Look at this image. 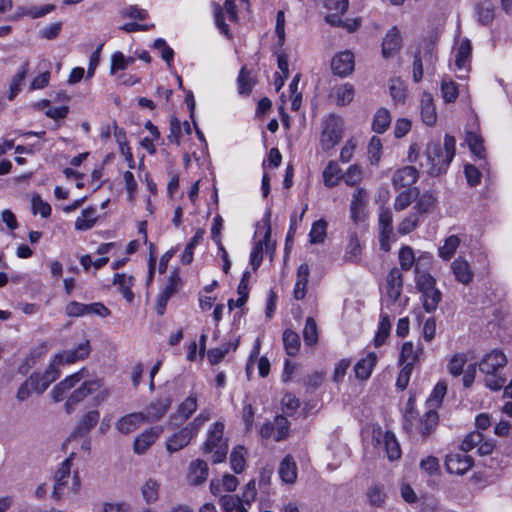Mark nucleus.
I'll list each match as a JSON object with an SVG mask.
<instances>
[{
    "mask_svg": "<svg viewBox=\"0 0 512 512\" xmlns=\"http://www.w3.org/2000/svg\"><path fill=\"white\" fill-rule=\"evenodd\" d=\"M89 376L88 370L82 368L78 372L67 376L59 384H57L51 391L52 397L55 402H60L65 398V394L75 387L76 384L83 381V383L75 389L68 397L66 401V409L69 411L70 408L83 401L86 397L91 394L98 392L94 397L95 404L99 405L105 402L111 395L109 388H103V380L100 378L87 380Z\"/></svg>",
    "mask_w": 512,
    "mask_h": 512,
    "instance_id": "obj_1",
    "label": "nucleus"
},
{
    "mask_svg": "<svg viewBox=\"0 0 512 512\" xmlns=\"http://www.w3.org/2000/svg\"><path fill=\"white\" fill-rule=\"evenodd\" d=\"M456 152V140L453 136L445 135L444 150L439 142H430L427 144L420 167L431 176H437L446 171L453 160Z\"/></svg>",
    "mask_w": 512,
    "mask_h": 512,
    "instance_id": "obj_2",
    "label": "nucleus"
},
{
    "mask_svg": "<svg viewBox=\"0 0 512 512\" xmlns=\"http://www.w3.org/2000/svg\"><path fill=\"white\" fill-rule=\"evenodd\" d=\"M506 363V355L501 350H493L483 357L479 363V369L486 375V387L494 391H498L503 388L506 379L498 375V371L503 368Z\"/></svg>",
    "mask_w": 512,
    "mask_h": 512,
    "instance_id": "obj_3",
    "label": "nucleus"
},
{
    "mask_svg": "<svg viewBox=\"0 0 512 512\" xmlns=\"http://www.w3.org/2000/svg\"><path fill=\"white\" fill-rule=\"evenodd\" d=\"M224 424L215 422L208 430L207 439L203 444L204 453H212V462L221 463L226 459L228 441L224 438Z\"/></svg>",
    "mask_w": 512,
    "mask_h": 512,
    "instance_id": "obj_4",
    "label": "nucleus"
},
{
    "mask_svg": "<svg viewBox=\"0 0 512 512\" xmlns=\"http://www.w3.org/2000/svg\"><path fill=\"white\" fill-rule=\"evenodd\" d=\"M343 135V120L336 116L330 115L322 126L320 136V146L322 150L329 151L334 148L342 139Z\"/></svg>",
    "mask_w": 512,
    "mask_h": 512,
    "instance_id": "obj_5",
    "label": "nucleus"
},
{
    "mask_svg": "<svg viewBox=\"0 0 512 512\" xmlns=\"http://www.w3.org/2000/svg\"><path fill=\"white\" fill-rule=\"evenodd\" d=\"M263 223L265 226V233L263 239L255 242L252 251L250 253V264L254 271H256L263 260V250L264 246L267 251L274 248V245L271 244V227H270V212H267L265 217L263 218Z\"/></svg>",
    "mask_w": 512,
    "mask_h": 512,
    "instance_id": "obj_6",
    "label": "nucleus"
},
{
    "mask_svg": "<svg viewBox=\"0 0 512 512\" xmlns=\"http://www.w3.org/2000/svg\"><path fill=\"white\" fill-rule=\"evenodd\" d=\"M75 455V452H71L70 455L59 464L55 472L52 497L56 500L61 498L63 489L68 483Z\"/></svg>",
    "mask_w": 512,
    "mask_h": 512,
    "instance_id": "obj_7",
    "label": "nucleus"
},
{
    "mask_svg": "<svg viewBox=\"0 0 512 512\" xmlns=\"http://www.w3.org/2000/svg\"><path fill=\"white\" fill-rule=\"evenodd\" d=\"M198 408L197 394L191 392L177 407L176 411L170 416V422L178 426L188 420Z\"/></svg>",
    "mask_w": 512,
    "mask_h": 512,
    "instance_id": "obj_8",
    "label": "nucleus"
},
{
    "mask_svg": "<svg viewBox=\"0 0 512 512\" xmlns=\"http://www.w3.org/2000/svg\"><path fill=\"white\" fill-rule=\"evenodd\" d=\"M392 222L393 215L390 209H382L378 219L380 247L386 252L390 250L391 243L394 241Z\"/></svg>",
    "mask_w": 512,
    "mask_h": 512,
    "instance_id": "obj_9",
    "label": "nucleus"
},
{
    "mask_svg": "<svg viewBox=\"0 0 512 512\" xmlns=\"http://www.w3.org/2000/svg\"><path fill=\"white\" fill-rule=\"evenodd\" d=\"M171 404L172 398L170 396L161 397L150 402L145 408V411L141 412L144 421L153 423L161 420L167 414Z\"/></svg>",
    "mask_w": 512,
    "mask_h": 512,
    "instance_id": "obj_10",
    "label": "nucleus"
},
{
    "mask_svg": "<svg viewBox=\"0 0 512 512\" xmlns=\"http://www.w3.org/2000/svg\"><path fill=\"white\" fill-rule=\"evenodd\" d=\"M445 466L449 473L463 475L473 466V459L466 454L453 452L446 456Z\"/></svg>",
    "mask_w": 512,
    "mask_h": 512,
    "instance_id": "obj_11",
    "label": "nucleus"
},
{
    "mask_svg": "<svg viewBox=\"0 0 512 512\" xmlns=\"http://www.w3.org/2000/svg\"><path fill=\"white\" fill-rule=\"evenodd\" d=\"M91 352L89 340H85L78 344L75 348L64 350L56 354V362L62 364H73L86 359Z\"/></svg>",
    "mask_w": 512,
    "mask_h": 512,
    "instance_id": "obj_12",
    "label": "nucleus"
},
{
    "mask_svg": "<svg viewBox=\"0 0 512 512\" xmlns=\"http://www.w3.org/2000/svg\"><path fill=\"white\" fill-rule=\"evenodd\" d=\"M354 55L351 51H343L336 54L331 62V68L334 74L345 77L354 69Z\"/></svg>",
    "mask_w": 512,
    "mask_h": 512,
    "instance_id": "obj_13",
    "label": "nucleus"
},
{
    "mask_svg": "<svg viewBox=\"0 0 512 512\" xmlns=\"http://www.w3.org/2000/svg\"><path fill=\"white\" fill-rule=\"evenodd\" d=\"M194 437H196V435L185 426L167 439L166 448L170 453H175L186 447Z\"/></svg>",
    "mask_w": 512,
    "mask_h": 512,
    "instance_id": "obj_14",
    "label": "nucleus"
},
{
    "mask_svg": "<svg viewBox=\"0 0 512 512\" xmlns=\"http://www.w3.org/2000/svg\"><path fill=\"white\" fill-rule=\"evenodd\" d=\"M419 173L413 166H405L396 170L392 176V183L396 189L410 187L416 183Z\"/></svg>",
    "mask_w": 512,
    "mask_h": 512,
    "instance_id": "obj_15",
    "label": "nucleus"
},
{
    "mask_svg": "<svg viewBox=\"0 0 512 512\" xmlns=\"http://www.w3.org/2000/svg\"><path fill=\"white\" fill-rule=\"evenodd\" d=\"M401 49V35L399 29L394 26L385 35L382 41V55L384 58L393 57Z\"/></svg>",
    "mask_w": 512,
    "mask_h": 512,
    "instance_id": "obj_16",
    "label": "nucleus"
},
{
    "mask_svg": "<svg viewBox=\"0 0 512 512\" xmlns=\"http://www.w3.org/2000/svg\"><path fill=\"white\" fill-rule=\"evenodd\" d=\"M208 474V465L204 460H193L189 465L188 482L194 486L201 485L207 480Z\"/></svg>",
    "mask_w": 512,
    "mask_h": 512,
    "instance_id": "obj_17",
    "label": "nucleus"
},
{
    "mask_svg": "<svg viewBox=\"0 0 512 512\" xmlns=\"http://www.w3.org/2000/svg\"><path fill=\"white\" fill-rule=\"evenodd\" d=\"M451 270L455 276V279L463 284L468 285L472 282L474 273L468 263L467 260H465L462 257L456 258L451 263Z\"/></svg>",
    "mask_w": 512,
    "mask_h": 512,
    "instance_id": "obj_18",
    "label": "nucleus"
},
{
    "mask_svg": "<svg viewBox=\"0 0 512 512\" xmlns=\"http://www.w3.org/2000/svg\"><path fill=\"white\" fill-rule=\"evenodd\" d=\"M377 434V443H381V441L383 442L388 459L390 461L399 459L401 456V450L395 435L389 431L384 434H382L381 431H378Z\"/></svg>",
    "mask_w": 512,
    "mask_h": 512,
    "instance_id": "obj_19",
    "label": "nucleus"
},
{
    "mask_svg": "<svg viewBox=\"0 0 512 512\" xmlns=\"http://www.w3.org/2000/svg\"><path fill=\"white\" fill-rule=\"evenodd\" d=\"M162 430L160 428H150L142 432L135 438L134 452L143 454L156 441Z\"/></svg>",
    "mask_w": 512,
    "mask_h": 512,
    "instance_id": "obj_20",
    "label": "nucleus"
},
{
    "mask_svg": "<svg viewBox=\"0 0 512 512\" xmlns=\"http://www.w3.org/2000/svg\"><path fill=\"white\" fill-rule=\"evenodd\" d=\"M100 418V413L97 410H91L82 416L80 419L78 426L76 427L73 434L68 438L67 441H70L71 438L77 436H86L90 430H92L96 424L98 423Z\"/></svg>",
    "mask_w": 512,
    "mask_h": 512,
    "instance_id": "obj_21",
    "label": "nucleus"
},
{
    "mask_svg": "<svg viewBox=\"0 0 512 512\" xmlns=\"http://www.w3.org/2000/svg\"><path fill=\"white\" fill-rule=\"evenodd\" d=\"M423 354V347L421 344H413L412 342H405L402 345L400 352V361L404 365L414 367V364L420 360Z\"/></svg>",
    "mask_w": 512,
    "mask_h": 512,
    "instance_id": "obj_22",
    "label": "nucleus"
},
{
    "mask_svg": "<svg viewBox=\"0 0 512 512\" xmlns=\"http://www.w3.org/2000/svg\"><path fill=\"white\" fill-rule=\"evenodd\" d=\"M418 420H421V417L418 415V412L415 409V399L410 397L406 404V409L403 415V428L410 434H415L416 429H418Z\"/></svg>",
    "mask_w": 512,
    "mask_h": 512,
    "instance_id": "obj_23",
    "label": "nucleus"
},
{
    "mask_svg": "<svg viewBox=\"0 0 512 512\" xmlns=\"http://www.w3.org/2000/svg\"><path fill=\"white\" fill-rule=\"evenodd\" d=\"M438 414L435 410L429 409L424 413L421 417V420H418V429H416L415 434L422 436L423 438H427L435 427L438 424Z\"/></svg>",
    "mask_w": 512,
    "mask_h": 512,
    "instance_id": "obj_24",
    "label": "nucleus"
},
{
    "mask_svg": "<svg viewBox=\"0 0 512 512\" xmlns=\"http://www.w3.org/2000/svg\"><path fill=\"white\" fill-rule=\"evenodd\" d=\"M471 43L468 39L460 42L455 52V67L458 71L468 72L471 58Z\"/></svg>",
    "mask_w": 512,
    "mask_h": 512,
    "instance_id": "obj_25",
    "label": "nucleus"
},
{
    "mask_svg": "<svg viewBox=\"0 0 512 512\" xmlns=\"http://www.w3.org/2000/svg\"><path fill=\"white\" fill-rule=\"evenodd\" d=\"M145 422L141 412L127 414L116 422V429L122 434H129L135 431L139 425Z\"/></svg>",
    "mask_w": 512,
    "mask_h": 512,
    "instance_id": "obj_26",
    "label": "nucleus"
},
{
    "mask_svg": "<svg viewBox=\"0 0 512 512\" xmlns=\"http://www.w3.org/2000/svg\"><path fill=\"white\" fill-rule=\"evenodd\" d=\"M366 200V191L362 188H357L352 195L350 204L351 218L354 222H358L363 218Z\"/></svg>",
    "mask_w": 512,
    "mask_h": 512,
    "instance_id": "obj_27",
    "label": "nucleus"
},
{
    "mask_svg": "<svg viewBox=\"0 0 512 512\" xmlns=\"http://www.w3.org/2000/svg\"><path fill=\"white\" fill-rule=\"evenodd\" d=\"M377 362V355L369 352L364 358H361L354 367L355 375L360 380H367L373 371Z\"/></svg>",
    "mask_w": 512,
    "mask_h": 512,
    "instance_id": "obj_28",
    "label": "nucleus"
},
{
    "mask_svg": "<svg viewBox=\"0 0 512 512\" xmlns=\"http://www.w3.org/2000/svg\"><path fill=\"white\" fill-rule=\"evenodd\" d=\"M134 282V277L125 273H116L113 278V284L118 286L120 293L129 303L134 299V293L132 292Z\"/></svg>",
    "mask_w": 512,
    "mask_h": 512,
    "instance_id": "obj_29",
    "label": "nucleus"
},
{
    "mask_svg": "<svg viewBox=\"0 0 512 512\" xmlns=\"http://www.w3.org/2000/svg\"><path fill=\"white\" fill-rule=\"evenodd\" d=\"M309 266L302 263L297 269V279L293 289V295L296 300L304 299L309 278Z\"/></svg>",
    "mask_w": 512,
    "mask_h": 512,
    "instance_id": "obj_30",
    "label": "nucleus"
},
{
    "mask_svg": "<svg viewBox=\"0 0 512 512\" xmlns=\"http://www.w3.org/2000/svg\"><path fill=\"white\" fill-rule=\"evenodd\" d=\"M279 476L286 484H293L297 479V465L292 456L283 458L279 466Z\"/></svg>",
    "mask_w": 512,
    "mask_h": 512,
    "instance_id": "obj_31",
    "label": "nucleus"
},
{
    "mask_svg": "<svg viewBox=\"0 0 512 512\" xmlns=\"http://www.w3.org/2000/svg\"><path fill=\"white\" fill-rule=\"evenodd\" d=\"M28 71H29V62L26 61L23 64H21L17 73L11 79V82L9 85V93L7 96L10 101L14 100L15 97L21 91V86L23 85V83L25 81Z\"/></svg>",
    "mask_w": 512,
    "mask_h": 512,
    "instance_id": "obj_32",
    "label": "nucleus"
},
{
    "mask_svg": "<svg viewBox=\"0 0 512 512\" xmlns=\"http://www.w3.org/2000/svg\"><path fill=\"white\" fill-rule=\"evenodd\" d=\"M421 118L428 126H433L437 121L433 98L429 93H424L421 99Z\"/></svg>",
    "mask_w": 512,
    "mask_h": 512,
    "instance_id": "obj_33",
    "label": "nucleus"
},
{
    "mask_svg": "<svg viewBox=\"0 0 512 512\" xmlns=\"http://www.w3.org/2000/svg\"><path fill=\"white\" fill-rule=\"evenodd\" d=\"M98 215L96 209L88 207L81 212L75 221V229L78 231H87L91 229L97 222Z\"/></svg>",
    "mask_w": 512,
    "mask_h": 512,
    "instance_id": "obj_34",
    "label": "nucleus"
},
{
    "mask_svg": "<svg viewBox=\"0 0 512 512\" xmlns=\"http://www.w3.org/2000/svg\"><path fill=\"white\" fill-rule=\"evenodd\" d=\"M423 307L426 312H434L442 299V293L435 287L422 292Z\"/></svg>",
    "mask_w": 512,
    "mask_h": 512,
    "instance_id": "obj_35",
    "label": "nucleus"
},
{
    "mask_svg": "<svg viewBox=\"0 0 512 512\" xmlns=\"http://www.w3.org/2000/svg\"><path fill=\"white\" fill-rule=\"evenodd\" d=\"M204 236V230L198 229L194 236L190 239L186 247L181 254V262L185 265L190 264L193 261L194 248L199 245Z\"/></svg>",
    "mask_w": 512,
    "mask_h": 512,
    "instance_id": "obj_36",
    "label": "nucleus"
},
{
    "mask_svg": "<svg viewBox=\"0 0 512 512\" xmlns=\"http://www.w3.org/2000/svg\"><path fill=\"white\" fill-rule=\"evenodd\" d=\"M447 392V384L439 381L426 401L427 408L435 410L438 408Z\"/></svg>",
    "mask_w": 512,
    "mask_h": 512,
    "instance_id": "obj_37",
    "label": "nucleus"
},
{
    "mask_svg": "<svg viewBox=\"0 0 512 512\" xmlns=\"http://www.w3.org/2000/svg\"><path fill=\"white\" fill-rule=\"evenodd\" d=\"M285 351L290 356H295L300 349V337L293 330L287 329L283 333Z\"/></svg>",
    "mask_w": 512,
    "mask_h": 512,
    "instance_id": "obj_38",
    "label": "nucleus"
},
{
    "mask_svg": "<svg viewBox=\"0 0 512 512\" xmlns=\"http://www.w3.org/2000/svg\"><path fill=\"white\" fill-rule=\"evenodd\" d=\"M362 248L358 236L355 233H352L349 238V243L347 244L344 259L348 262H357L361 255Z\"/></svg>",
    "mask_w": 512,
    "mask_h": 512,
    "instance_id": "obj_39",
    "label": "nucleus"
},
{
    "mask_svg": "<svg viewBox=\"0 0 512 512\" xmlns=\"http://www.w3.org/2000/svg\"><path fill=\"white\" fill-rule=\"evenodd\" d=\"M246 450L243 446L235 447L230 454L231 469L239 474L244 471L246 466Z\"/></svg>",
    "mask_w": 512,
    "mask_h": 512,
    "instance_id": "obj_40",
    "label": "nucleus"
},
{
    "mask_svg": "<svg viewBox=\"0 0 512 512\" xmlns=\"http://www.w3.org/2000/svg\"><path fill=\"white\" fill-rule=\"evenodd\" d=\"M391 123V115L385 108H380L374 115L372 128L377 133H383L387 130Z\"/></svg>",
    "mask_w": 512,
    "mask_h": 512,
    "instance_id": "obj_41",
    "label": "nucleus"
},
{
    "mask_svg": "<svg viewBox=\"0 0 512 512\" xmlns=\"http://www.w3.org/2000/svg\"><path fill=\"white\" fill-rule=\"evenodd\" d=\"M380 317L381 320L378 326L377 333L374 337V345L376 347H380L385 343L391 330V322L389 316L387 314H381Z\"/></svg>",
    "mask_w": 512,
    "mask_h": 512,
    "instance_id": "obj_42",
    "label": "nucleus"
},
{
    "mask_svg": "<svg viewBox=\"0 0 512 512\" xmlns=\"http://www.w3.org/2000/svg\"><path fill=\"white\" fill-rule=\"evenodd\" d=\"M134 62V57H126L122 52L116 51L111 56L110 74L114 75L117 71L126 69Z\"/></svg>",
    "mask_w": 512,
    "mask_h": 512,
    "instance_id": "obj_43",
    "label": "nucleus"
},
{
    "mask_svg": "<svg viewBox=\"0 0 512 512\" xmlns=\"http://www.w3.org/2000/svg\"><path fill=\"white\" fill-rule=\"evenodd\" d=\"M303 339L306 345L312 346L318 342V327L313 317H307L303 329Z\"/></svg>",
    "mask_w": 512,
    "mask_h": 512,
    "instance_id": "obj_44",
    "label": "nucleus"
},
{
    "mask_svg": "<svg viewBox=\"0 0 512 512\" xmlns=\"http://www.w3.org/2000/svg\"><path fill=\"white\" fill-rule=\"evenodd\" d=\"M459 245L460 239L458 236H449L448 238L445 239L444 244L441 247H439V256L444 260H449L454 255Z\"/></svg>",
    "mask_w": 512,
    "mask_h": 512,
    "instance_id": "obj_45",
    "label": "nucleus"
},
{
    "mask_svg": "<svg viewBox=\"0 0 512 512\" xmlns=\"http://www.w3.org/2000/svg\"><path fill=\"white\" fill-rule=\"evenodd\" d=\"M160 484L154 479H148L141 487V493L146 503H154L159 497Z\"/></svg>",
    "mask_w": 512,
    "mask_h": 512,
    "instance_id": "obj_46",
    "label": "nucleus"
},
{
    "mask_svg": "<svg viewBox=\"0 0 512 512\" xmlns=\"http://www.w3.org/2000/svg\"><path fill=\"white\" fill-rule=\"evenodd\" d=\"M334 96L336 98L337 105L345 106L353 100L354 88L352 85L345 83L335 89Z\"/></svg>",
    "mask_w": 512,
    "mask_h": 512,
    "instance_id": "obj_47",
    "label": "nucleus"
},
{
    "mask_svg": "<svg viewBox=\"0 0 512 512\" xmlns=\"http://www.w3.org/2000/svg\"><path fill=\"white\" fill-rule=\"evenodd\" d=\"M327 222L320 219L312 224L309 238L312 244L322 243L326 238Z\"/></svg>",
    "mask_w": 512,
    "mask_h": 512,
    "instance_id": "obj_48",
    "label": "nucleus"
},
{
    "mask_svg": "<svg viewBox=\"0 0 512 512\" xmlns=\"http://www.w3.org/2000/svg\"><path fill=\"white\" fill-rule=\"evenodd\" d=\"M45 353V346L42 345L30 352V354L24 359L23 363L19 366V372L21 374H27L30 368H32L37 361Z\"/></svg>",
    "mask_w": 512,
    "mask_h": 512,
    "instance_id": "obj_49",
    "label": "nucleus"
},
{
    "mask_svg": "<svg viewBox=\"0 0 512 512\" xmlns=\"http://www.w3.org/2000/svg\"><path fill=\"white\" fill-rule=\"evenodd\" d=\"M369 503L376 507H381L386 501V493L384 487L380 485L372 486L367 491Z\"/></svg>",
    "mask_w": 512,
    "mask_h": 512,
    "instance_id": "obj_50",
    "label": "nucleus"
},
{
    "mask_svg": "<svg viewBox=\"0 0 512 512\" xmlns=\"http://www.w3.org/2000/svg\"><path fill=\"white\" fill-rule=\"evenodd\" d=\"M398 258L401 269L405 271L410 270L416 262L414 252L409 246H404L400 249Z\"/></svg>",
    "mask_w": 512,
    "mask_h": 512,
    "instance_id": "obj_51",
    "label": "nucleus"
},
{
    "mask_svg": "<svg viewBox=\"0 0 512 512\" xmlns=\"http://www.w3.org/2000/svg\"><path fill=\"white\" fill-rule=\"evenodd\" d=\"M441 92L445 102H454L458 97V87L456 83L450 79H444L441 83Z\"/></svg>",
    "mask_w": 512,
    "mask_h": 512,
    "instance_id": "obj_52",
    "label": "nucleus"
},
{
    "mask_svg": "<svg viewBox=\"0 0 512 512\" xmlns=\"http://www.w3.org/2000/svg\"><path fill=\"white\" fill-rule=\"evenodd\" d=\"M340 169L336 162L330 161L323 171L324 184L333 187L337 184Z\"/></svg>",
    "mask_w": 512,
    "mask_h": 512,
    "instance_id": "obj_53",
    "label": "nucleus"
},
{
    "mask_svg": "<svg viewBox=\"0 0 512 512\" xmlns=\"http://www.w3.org/2000/svg\"><path fill=\"white\" fill-rule=\"evenodd\" d=\"M467 358L463 353H456L451 357L448 363V371L453 376H459L463 373V367L466 364Z\"/></svg>",
    "mask_w": 512,
    "mask_h": 512,
    "instance_id": "obj_54",
    "label": "nucleus"
},
{
    "mask_svg": "<svg viewBox=\"0 0 512 512\" xmlns=\"http://www.w3.org/2000/svg\"><path fill=\"white\" fill-rule=\"evenodd\" d=\"M466 141L471 152L478 158L484 157V147L482 138L474 132H468L466 135Z\"/></svg>",
    "mask_w": 512,
    "mask_h": 512,
    "instance_id": "obj_55",
    "label": "nucleus"
},
{
    "mask_svg": "<svg viewBox=\"0 0 512 512\" xmlns=\"http://www.w3.org/2000/svg\"><path fill=\"white\" fill-rule=\"evenodd\" d=\"M478 21L483 25L492 23L495 17L494 8L489 3L478 4L476 7Z\"/></svg>",
    "mask_w": 512,
    "mask_h": 512,
    "instance_id": "obj_56",
    "label": "nucleus"
},
{
    "mask_svg": "<svg viewBox=\"0 0 512 512\" xmlns=\"http://www.w3.org/2000/svg\"><path fill=\"white\" fill-rule=\"evenodd\" d=\"M418 195V191H412L411 189L401 192L395 199L394 209L396 211L405 210L412 202L414 197Z\"/></svg>",
    "mask_w": 512,
    "mask_h": 512,
    "instance_id": "obj_57",
    "label": "nucleus"
},
{
    "mask_svg": "<svg viewBox=\"0 0 512 512\" xmlns=\"http://www.w3.org/2000/svg\"><path fill=\"white\" fill-rule=\"evenodd\" d=\"M237 84L239 94L248 95L252 91L254 83L249 77V73L247 72L245 67H242L239 72Z\"/></svg>",
    "mask_w": 512,
    "mask_h": 512,
    "instance_id": "obj_58",
    "label": "nucleus"
},
{
    "mask_svg": "<svg viewBox=\"0 0 512 512\" xmlns=\"http://www.w3.org/2000/svg\"><path fill=\"white\" fill-rule=\"evenodd\" d=\"M32 212L33 214H40L42 218H48L51 215V206L49 203L42 200L40 195L32 197Z\"/></svg>",
    "mask_w": 512,
    "mask_h": 512,
    "instance_id": "obj_59",
    "label": "nucleus"
},
{
    "mask_svg": "<svg viewBox=\"0 0 512 512\" xmlns=\"http://www.w3.org/2000/svg\"><path fill=\"white\" fill-rule=\"evenodd\" d=\"M390 95L396 103H404L406 100V87L400 80H392L390 84Z\"/></svg>",
    "mask_w": 512,
    "mask_h": 512,
    "instance_id": "obj_60",
    "label": "nucleus"
},
{
    "mask_svg": "<svg viewBox=\"0 0 512 512\" xmlns=\"http://www.w3.org/2000/svg\"><path fill=\"white\" fill-rule=\"evenodd\" d=\"M435 197L431 192H424L416 201L415 209L418 213L428 212L435 204Z\"/></svg>",
    "mask_w": 512,
    "mask_h": 512,
    "instance_id": "obj_61",
    "label": "nucleus"
},
{
    "mask_svg": "<svg viewBox=\"0 0 512 512\" xmlns=\"http://www.w3.org/2000/svg\"><path fill=\"white\" fill-rule=\"evenodd\" d=\"M417 289L422 293L436 286V279L430 273L415 274Z\"/></svg>",
    "mask_w": 512,
    "mask_h": 512,
    "instance_id": "obj_62",
    "label": "nucleus"
},
{
    "mask_svg": "<svg viewBox=\"0 0 512 512\" xmlns=\"http://www.w3.org/2000/svg\"><path fill=\"white\" fill-rule=\"evenodd\" d=\"M274 426H275V441H282L284 440L288 435V429H289V422L287 418L283 416H277L274 420Z\"/></svg>",
    "mask_w": 512,
    "mask_h": 512,
    "instance_id": "obj_63",
    "label": "nucleus"
},
{
    "mask_svg": "<svg viewBox=\"0 0 512 512\" xmlns=\"http://www.w3.org/2000/svg\"><path fill=\"white\" fill-rule=\"evenodd\" d=\"M420 468L430 476L437 475L440 471L439 460L434 456H427L421 460Z\"/></svg>",
    "mask_w": 512,
    "mask_h": 512,
    "instance_id": "obj_64",
    "label": "nucleus"
}]
</instances>
